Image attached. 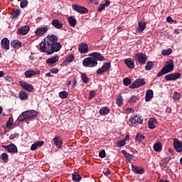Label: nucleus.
<instances>
[{"mask_svg":"<svg viewBox=\"0 0 182 182\" xmlns=\"http://www.w3.org/2000/svg\"><path fill=\"white\" fill-rule=\"evenodd\" d=\"M89 56L82 60V65L85 68H95L97 66V60L103 62L105 56L102 55L100 53L94 52L91 53Z\"/></svg>","mask_w":182,"mask_h":182,"instance_id":"f257e3e1","label":"nucleus"},{"mask_svg":"<svg viewBox=\"0 0 182 182\" xmlns=\"http://www.w3.org/2000/svg\"><path fill=\"white\" fill-rule=\"evenodd\" d=\"M62 48L60 43H53V44H48L46 46V43L41 42L40 44V49L41 52H44L48 55H52L54 52H59Z\"/></svg>","mask_w":182,"mask_h":182,"instance_id":"f03ea898","label":"nucleus"},{"mask_svg":"<svg viewBox=\"0 0 182 182\" xmlns=\"http://www.w3.org/2000/svg\"><path fill=\"white\" fill-rule=\"evenodd\" d=\"M174 70V61L171 59L166 62V65L161 70V71L157 74V77H161L163 75H166V73H170Z\"/></svg>","mask_w":182,"mask_h":182,"instance_id":"7ed1b4c3","label":"nucleus"},{"mask_svg":"<svg viewBox=\"0 0 182 182\" xmlns=\"http://www.w3.org/2000/svg\"><path fill=\"white\" fill-rule=\"evenodd\" d=\"M144 85H146L144 79L138 78L131 85H129V87L130 89H138V87H141V86Z\"/></svg>","mask_w":182,"mask_h":182,"instance_id":"20e7f679","label":"nucleus"},{"mask_svg":"<svg viewBox=\"0 0 182 182\" xmlns=\"http://www.w3.org/2000/svg\"><path fill=\"white\" fill-rule=\"evenodd\" d=\"M135 60L141 65H144L147 60V55L142 53H138L135 55Z\"/></svg>","mask_w":182,"mask_h":182,"instance_id":"39448f33","label":"nucleus"},{"mask_svg":"<svg viewBox=\"0 0 182 182\" xmlns=\"http://www.w3.org/2000/svg\"><path fill=\"white\" fill-rule=\"evenodd\" d=\"M110 68H112L110 63H104V65L102 66L101 68H99L97 70V74L102 75V73L109 72V70H110Z\"/></svg>","mask_w":182,"mask_h":182,"instance_id":"423d86ee","label":"nucleus"},{"mask_svg":"<svg viewBox=\"0 0 182 182\" xmlns=\"http://www.w3.org/2000/svg\"><path fill=\"white\" fill-rule=\"evenodd\" d=\"M19 83L21 87H23L24 90H26V92H28L29 93H32V92H33V90L35 89L32 85L27 83L26 82L20 81Z\"/></svg>","mask_w":182,"mask_h":182,"instance_id":"0eeeda50","label":"nucleus"},{"mask_svg":"<svg viewBox=\"0 0 182 182\" xmlns=\"http://www.w3.org/2000/svg\"><path fill=\"white\" fill-rule=\"evenodd\" d=\"M73 9L76 12H78V14H87L89 12V10H87V8L82 6H79L77 4H73L72 6Z\"/></svg>","mask_w":182,"mask_h":182,"instance_id":"6e6552de","label":"nucleus"},{"mask_svg":"<svg viewBox=\"0 0 182 182\" xmlns=\"http://www.w3.org/2000/svg\"><path fill=\"white\" fill-rule=\"evenodd\" d=\"M1 147L5 149L8 153H18V148L14 144H11L8 146L2 145Z\"/></svg>","mask_w":182,"mask_h":182,"instance_id":"1a4fd4ad","label":"nucleus"},{"mask_svg":"<svg viewBox=\"0 0 182 182\" xmlns=\"http://www.w3.org/2000/svg\"><path fill=\"white\" fill-rule=\"evenodd\" d=\"M180 77H181V74L180 73H174L166 75L165 76V80H167V82L170 80H177V79H180Z\"/></svg>","mask_w":182,"mask_h":182,"instance_id":"9d476101","label":"nucleus"},{"mask_svg":"<svg viewBox=\"0 0 182 182\" xmlns=\"http://www.w3.org/2000/svg\"><path fill=\"white\" fill-rule=\"evenodd\" d=\"M173 146H174L175 150L178 153L182 152V141H179L177 138H175L173 139Z\"/></svg>","mask_w":182,"mask_h":182,"instance_id":"9b49d317","label":"nucleus"},{"mask_svg":"<svg viewBox=\"0 0 182 182\" xmlns=\"http://www.w3.org/2000/svg\"><path fill=\"white\" fill-rule=\"evenodd\" d=\"M47 38H48V41L44 42L45 43H46V46H48L49 44L52 45L58 42V36H56L55 34H51L50 36H48Z\"/></svg>","mask_w":182,"mask_h":182,"instance_id":"f8f14e48","label":"nucleus"},{"mask_svg":"<svg viewBox=\"0 0 182 182\" xmlns=\"http://www.w3.org/2000/svg\"><path fill=\"white\" fill-rule=\"evenodd\" d=\"M129 122L132 124H136V123L141 124L143 123V119H141L140 115H134L130 118Z\"/></svg>","mask_w":182,"mask_h":182,"instance_id":"ddd939ff","label":"nucleus"},{"mask_svg":"<svg viewBox=\"0 0 182 182\" xmlns=\"http://www.w3.org/2000/svg\"><path fill=\"white\" fill-rule=\"evenodd\" d=\"M46 32H48V27H40L36 30L35 34L36 35V36L41 37L43 36V35H45Z\"/></svg>","mask_w":182,"mask_h":182,"instance_id":"4468645a","label":"nucleus"},{"mask_svg":"<svg viewBox=\"0 0 182 182\" xmlns=\"http://www.w3.org/2000/svg\"><path fill=\"white\" fill-rule=\"evenodd\" d=\"M78 50L80 53H87L89 52V46L85 43H81L78 46Z\"/></svg>","mask_w":182,"mask_h":182,"instance_id":"2eb2a0df","label":"nucleus"},{"mask_svg":"<svg viewBox=\"0 0 182 182\" xmlns=\"http://www.w3.org/2000/svg\"><path fill=\"white\" fill-rule=\"evenodd\" d=\"M146 29V22L143 20H139L138 22V28H136V31L139 33L143 32Z\"/></svg>","mask_w":182,"mask_h":182,"instance_id":"dca6fc26","label":"nucleus"},{"mask_svg":"<svg viewBox=\"0 0 182 182\" xmlns=\"http://www.w3.org/2000/svg\"><path fill=\"white\" fill-rule=\"evenodd\" d=\"M26 115L27 116V119H35V117H38V112L33 109L26 111Z\"/></svg>","mask_w":182,"mask_h":182,"instance_id":"f3484780","label":"nucleus"},{"mask_svg":"<svg viewBox=\"0 0 182 182\" xmlns=\"http://www.w3.org/2000/svg\"><path fill=\"white\" fill-rule=\"evenodd\" d=\"M124 63L129 69H134V59L127 58L124 60Z\"/></svg>","mask_w":182,"mask_h":182,"instance_id":"a211bd4d","label":"nucleus"},{"mask_svg":"<svg viewBox=\"0 0 182 182\" xmlns=\"http://www.w3.org/2000/svg\"><path fill=\"white\" fill-rule=\"evenodd\" d=\"M132 168L133 173H135V174H144V168H143L141 167L132 165Z\"/></svg>","mask_w":182,"mask_h":182,"instance_id":"6ab92c4d","label":"nucleus"},{"mask_svg":"<svg viewBox=\"0 0 182 182\" xmlns=\"http://www.w3.org/2000/svg\"><path fill=\"white\" fill-rule=\"evenodd\" d=\"M53 141L54 144H55L57 149H61L62 148V144H63V141L60 140V136H55L53 139Z\"/></svg>","mask_w":182,"mask_h":182,"instance_id":"aec40b11","label":"nucleus"},{"mask_svg":"<svg viewBox=\"0 0 182 182\" xmlns=\"http://www.w3.org/2000/svg\"><path fill=\"white\" fill-rule=\"evenodd\" d=\"M28 32H29V26H21L17 31V33H19L20 35H26Z\"/></svg>","mask_w":182,"mask_h":182,"instance_id":"412c9836","label":"nucleus"},{"mask_svg":"<svg viewBox=\"0 0 182 182\" xmlns=\"http://www.w3.org/2000/svg\"><path fill=\"white\" fill-rule=\"evenodd\" d=\"M1 46L3 49L8 50L9 49V40L7 38H4L1 40Z\"/></svg>","mask_w":182,"mask_h":182,"instance_id":"4be33fe9","label":"nucleus"},{"mask_svg":"<svg viewBox=\"0 0 182 182\" xmlns=\"http://www.w3.org/2000/svg\"><path fill=\"white\" fill-rule=\"evenodd\" d=\"M41 73L40 71H35L33 70H27L25 72L24 75L26 77H32V76H36V75H39Z\"/></svg>","mask_w":182,"mask_h":182,"instance_id":"5701e85b","label":"nucleus"},{"mask_svg":"<svg viewBox=\"0 0 182 182\" xmlns=\"http://www.w3.org/2000/svg\"><path fill=\"white\" fill-rule=\"evenodd\" d=\"M99 113L101 116H106V114H109L110 113V108L107 107H104L100 109Z\"/></svg>","mask_w":182,"mask_h":182,"instance_id":"b1692460","label":"nucleus"},{"mask_svg":"<svg viewBox=\"0 0 182 182\" xmlns=\"http://www.w3.org/2000/svg\"><path fill=\"white\" fill-rule=\"evenodd\" d=\"M43 144H45V142L43 141H38L37 142L31 145V150L33 151L36 150L37 147H41V146H43Z\"/></svg>","mask_w":182,"mask_h":182,"instance_id":"393cba45","label":"nucleus"},{"mask_svg":"<svg viewBox=\"0 0 182 182\" xmlns=\"http://www.w3.org/2000/svg\"><path fill=\"white\" fill-rule=\"evenodd\" d=\"M52 25L54 28H56V29H62V28H63V24L58 19L53 20L52 21Z\"/></svg>","mask_w":182,"mask_h":182,"instance_id":"a878e982","label":"nucleus"},{"mask_svg":"<svg viewBox=\"0 0 182 182\" xmlns=\"http://www.w3.org/2000/svg\"><path fill=\"white\" fill-rule=\"evenodd\" d=\"M154 92L151 90H148L146 93L145 100L146 102H150L153 99Z\"/></svg>","mask_w":182,"mask_h":182,"instance_id":"bb28decb","label":"nucleus"},{"mask_svg":"<svg viewBox=\"0 0 182 182\" xmlns=\"http://www.w3.org/2000/svg\"><path fill=\"white\" fill-rule=\"evenodd\" d=\"M59 61V57L58 56H54L50 58H48L46 60V63L48 65H53V63H56V62Z\"/></svg>","mask_w":182,"mask_h":182,"instance_id":"cd10ccee","label":"nucleus"},{"mask_svg":"<svg viewBox=\"0 0 182 182\" xmlns=\"http://www.w3.org/2000/svg\"><path fill=\"white\" fill-rule=\"evenodd\" d=\"M157 124V119L155 118H150L149 120V129H156V125Z\"/></svg>","mask_w":182,"mask_h":182,"instance_id":"c85d7f7f","label":"nucleus"},{"mask_svg":"<svg viewBox=\"0 0 182 182\" xmlns=\"http://www.w3.org/2000/svg\"><path fill=\"white\" fill-rule=\"evenodd\" d=\"M21 46H22V43L18 40L12 41L11 42V48H21Z\"/></svg>","mask_w":182,"mask_h":182,"instance_id":"c756f323","label":"nucleus"},{"mask_svg":"<svg viewBox=\"0 0 182 182\" xmlns=\"http://www.w3.org/2000/svg\"><path fill=\"white\" fill-rule=\"evenodd\" d=\"M18 97L21 100H27L28 99V93L25 91H20L18 94Z\"/></svg>","mask_w":182,"mask_h":182,"instance_id":"7c9ffc66","label":"nucleus"},{"mask_svg":"<svg viewBox=\"0 0 182 182\" xmlns=\"http://www.w3.org/2000/svg\"><path fill=\"white\" fill-rule=\"evenodd\" d=\"M144 139H146V136L142 135L141 133H137L135 137V140L136 141H138V143L141 142L142 141L144 140Z\"/></svg>","mask_w":182,"mask_h":182,"instance_id":"2f4dec72","label":"nucleus"},{"mask_svg":"<svg viewBox=\"0 0 182 182\" xmlns=\"http://www.w3.org/2000/svg\"><path fill=\"white\" fill-rule=\"evenodd\" d=\"M73 181L79 182L82 180V176L79 173H74L72 174Z\"/></svg>","mask_w":182,"mask_h":182,"instance_id":"473e14b6","label":"nucleus"},{"mask_svg":"<svg viewBox=\"0 0 182 182\" xmlns=\"http://www.w3.org/2000/svg\"><path fill=\"white\" fill-rule=\"evenodd\" d=\"M161 143L157 142L154 144V150L157 153H160V151H161Z\"/></svg>","mask_w":182,"mask_h":182,"instance_id":"72a5a7b5","label":"nucleus"},{"mask_svg":"<svg viewBox=\"0 0 182 182\" xmlns=\"http://www.w3.org/2000/svg\"><path fill=\"white\" fill-rule=\"evenodd\" d=\"M18 122H23V120H28V117L26 116V112H23L18 117Z\"/></svg>","mask_w":182,"mask_h":182,"instance_id":"f704fd0d","label":"nucleus"},{"mask_svg":"<svg viewBox=\"0 0 182 182\" xmlns=\"http://www.w3.org/2000/svg\"><path fill=\"white\" fill-rule=\"evenodd\" d=\"M81 80L83 83H89V77H87V75L85 73H81Z\"/></svg>","mask_w":182,"mask_h":182,"instance_id":"c9c22d12","label":"nucleus"},{"mask_svg":"<svg viewBox=\"0 0 182 182\" xmlns=\"http://www.w3.org/2000/svg\"><path fill=\"white\" fill-rule=\"evenodd\" d=\"M116 103L117 106H122L123 105V97L122 95H119L117 98L116 99Z\"/></svg>","mask_w":182,"mask_h":182,"instance_id":"e433bc0d","label":"nucleus"},{"mask_svg":"<svg viewBox=\"0 0 182 182\" xmlns=\"http://www.w3.org/2000/svg\"><path fill=\"white\" fill-rule=\"evenodd\" d=\"M68 22L70 26H76V23H77L76 18L70 16L68 18Z\"/></svg>","mask_w":182,"mask_h":182,"instance_id":"4c0bfd02","label":"nucleus"},{"mask_svg":"<svg viewBox=\"0 0 182 182\" xmlns=\"http://www.w3.org/2000/svg\"><path fill=\"white\" fill-rule=\"evenodd\" d=\"M21 15V10H14L13 13L11 14V18L12 19H15L18 18V16Z\"/></svg>","mask_w":182,"mask_h":182,"instance_id":"58836bf2","label":"nucleus"},{"mask_svg":"<svg viewBox=\"0 0 182 182\" xmlns=\"http://www.w3.org/2000/svg\"><path fill=\"white\" fill-rule=\"evenodd\" d=\"M153 66H154V63L151 61H149L145 66V70H151V69H153Z\"/></svg>","mask_w":182,"mask_h":182,"instance_id":"ea45409f","label":"nucleus"},{"mask_svg":"<svg viewBox=\"0 0 182 182\" xmlns=\"http://www.w3.org/2000/svg\"><path fill=\"white\" fill-rule=\"evenodd\" d=\"M161 53L164 56H168V55H171V53H173V50H171V48L163 50Z\"/></svg>","mask_w":182,"mask_h":182,"instance_id":"a19ab883","label":"nucleus"},{"mask_svg":"<svg viewBox=\"0 0 182 182\" xmlns=\"http://www.w3.org/2000/svg\"><path fill=\"white\" fill-rule=\"evenodd\" d=\"M68 96H69V93L66 91L59 92V97H60V99H67Z\"/></svg>","mask_w":182,"mask_h":182,"instance_id":"79ce46f5","label":"nucleus"},{"mask_svg":"<svg viewBox=\"0 0 182 182\" xmlns=\"http://www.w3.org/2000/svg\"><path fill=\"white\" fill-rule=\"evenodd\" d=\"M181 99V94L180 92H175L173 93V100L174 101L180 100Z\"/></svg>","mask_w":182,"mask_h":182,"instance_id":"37998d69","label":"nucleus"},{"mask_svg":"<svg viewBox=\"0 0 182 182\" xmlns=\"http://www.w3.org/2000/svg\"><path fill=\"white\" fill-rule=\"evenodd\" d=\"M1 160H3V161H4V163H8L9 156H8V154L3 153V154H1Z\"/></svg>","mask_w":182,"mask_h":182,"instance_id":"c03bdc74","label":"nucleus"},{"mask_svg":"<svg viewBox=\"0 0 182 182\" xmlns=\"http://www.w3.org/2000/svg\"><path fill=\"white\" fill-rule=\"evenodd\" d=\"M123 83H124V86H129V85H130L132 83V80L129 77H125L123 80Z\"/></svg>","mask_w":182,"mask_h":182,"instance_id":"a18cd8bd","label":"nucleus"},{"mask_svg":"<svg viewBox=\"0 0 182 182\" xmlns=\"http://www.w3.org/2000/svg\"><path fill=\"white\" fill-rule=\"evenodd\" d=\"M126 145V141L124 139L119 141L117 144V147H123V146Z\"/></svg>","mask_w":182,"mask_h":182,"instance_id":"49530a36","label":"nucleus"},{"mask_svg":"<svg viewBox=\"0 0 182 182\" xmlns=\"http://www.w3.org/2000/svg\"><path fill=\"white\" fill-rule=\"evenodd\" d=\"M19 137V134H11L9 136L10 140H15Z\"/></svg>","mask_w":182,"mask_h":182,"instance_id":"de8ad7c7","label":"nucleus"},{"mask_svg":"<svg viewBox=\"0 0 182 182\" xmlns=\"http://www.w3.org/2000/svg\"><path fill=\"white\" fill-rule=\"evenodd\" d=\"M137 101V96L136 95H132L129 100V103H136Z\"/></svg>","mask_w":182,"mask_h":182,"instance_id":"09e8293b","label":"nucleus"},{"mask_svg":"<svg viewBox=\"0 0 182 182\" xmlns=\"http://www.w3.org/2000/svg\"><path fill=\"white\" fill-rule=\"evenodd\" d=\"M75 59V55L70 54L66 58L67 62H73Z\"/></svg>","mask_w":182,"mask_h":182,"instance_id":"8fccbe9b","label":"nucleus"},{"mask_svg":"<svg viewBox=\"0 0 182 182\" xmlns=\"http://www.w3.org/2000/svg\"><path fill=\"white\" fill-rule=\"evenodd\" d=\"M13 123H14V119L12 118H9L6 124V127H11Z\"/></svg>","mask_w":182,"mask_h":182,"instance_id":"3c124183","label":"nucleus"},{"mask_svg":"<svg viewBox=\"0 0 182 182\" xmlns=\"http://www.w3.org/2000/svg\"><path fill=\"white\" fill-rule=\"evenodd\" d=\"M27 5H28V0H23L20 4L21 8H25V6H26Z\"/></svg>","mask_w":182,"mask_h":182,"instance_id":"603ef678","label":"nucleus"},{"mask_svg":"<svg viewBox=\"0 0 182 182\" xmlns=\"http://www.w3.org/2000/svg\"><path fill=\"white\" fill-rule=\"evenodd\" d=\"M99 156L101 158V159H105V157H106V152L105 151V150H102L100 152L99 154Z\"/></svg>","mask_w":182,"mask_h":182,"instance_id":"864d4df0","label":"nucleus"},{"mask_svg":"<svg viewBox=\"0 0 182 182\" xmlns=\"http://www.w3.org/2000/svg\"><path fill=\"white\" fill-rule=\"evenodd\" d=\"M105 4H100L98 6V12H102V11H103V9H105Z\"/></svg>","mask_w":182,"mask_h":182,"instance_id":"5fc2aeb1","label":"nucleus"},{"mask_svg":"<svg viewBox=\"0 0 182 182\" xmlns=\"http://www.w3.org/2000/svg\"><path fill=\"white\" fill-rule=\"evenodd\" d=\"M95 96H96V92H95V91H91V92H90L89 99H90V100H92V99H93V97H94Z\"/></svg>","mask_w":182,"mask_h":182,"instance_id":"6e6d98bb","label":"nucleus"},{"mask_svg":"<svg viewBox=\"0 0 182 182\" xmlns=\"http://www.w3.org/2000/svg\"><path fill=\"white\" fill-rule=\"evenodd\" d=\"M121 153L124 156V157L127 158V156H129L130 154L127 153L125 150H122Z\"/></svg>","mask_w":182,"mask_h":182,"instance_id":"4d7b16f0","label":"nucleus"},{"mask_svg":"<svg viewBox=\"0 0 182 182\" xmlns=\"http://www.w3.org/2000/svg\"><path fill=\"white\" fill-rule=\"evenodd\" d=\"M105 176H110V171L107 168L106 171H103Z\"/></svg>","mask_w":182,"mask_h":182,"instance_id":"13d9d810","label":"nucleus"},{"mask_svg":"<svg viewBox=\"0 0 182 182\" xmlns=\"http://www.w3.org/2000/svg\"><path fill=\"white\" fill-rule=\"evenodd\" d=\"M126 159L128 160V161H130V160H133V155L129 154Z\"/></svg>","mask_w":182,"mask_h":182,"instance_id":"bf43d9fd","label":"nucleus"},{"mask_svg":"<svg viewBox=\"0 0 182 182\" xmlns=\"http://www.w3.org/2000/svg\"><path fill=\"white\" fill-rule=\"evenodd\" d=\"M133 112H134V109H133V108H127L126 109V113H133Z\"/></svg>","mask_w":182,"mask_h":182,"instance_id":"052dcab7","label":"nucleus"},{"mask_svg":"<svg viewBox=\"0 0 182 182\" xmlns=\"http://www.w3.org/2000/svg\"><path fill=\"white\" fill-rule=\"evenodd\" d=\"M166 21H167V22H174V21L173 20V18H171V17H170V16H168L167 18H166Z\"/></svg>","mask_w":182,"mask_h":182,"instance_id":"680f3d73","label":"nucleus"},{"mask_svg":"<svg viewBox=\"0 0 182 182\" xmlns=\"http://www.w3.org/2000/svg\"><path fill=\"white\" fill-rule=\"evenodd\" d=\"M51 72L52 73H58L59 70L58 68H53Z\"/></svg>","mask_w":182,"mask_h":182,"instance_id":"e2e57ef3","label":"nucleus"},{"mask_svg":"<svg viewBox=\"0 0 182 182\" xmlns=\"http://www.w3.org/2000/svg\"><path fill=\"white\" fill-rule=\"evenodd\" d=\"M104 6L106 7V6H109V5H110V1H107L105 4H103Z\"/></svg>","mask_w":182,"mask_h":182,"instance_id":"0e129e2a","label":"nucleus"},{"mask_svg":"<svg viewBox=\"0 0 182 182\" xmlns=\"http://www.w3.org/2000/svg\"><path fill=\"white\" fill-rule=\"evenodd\" d=\"M124 140V141H126V140H130V135L127 134L125 136V139Z\"/></svg>","mask_w":182,"mask_h":182,"instance_id":"69168bd1","label":"nucleus"},{"mask_svg":"<svg viewBox=\"0 0 182 182\" xmlns=\"http://www.w3.org/2000/svg\"><path fill=\"white\" fill-rule=\"evenodd\" d=\"M174 33H175V35H178V33H180V30L176 29V30L174 31Z\"/></svg>","mask_w":182,"mask_h":182,"instance_id":"338daca9","label":"nucleus"},{"mask_svg":"<svg viewBox=\"0 0 182 182\" xmlns=\"http://www.w3.org/2000/svg\"><path fill=\"white\" fill-rule=\"evenodd\" d=\"M5 73H4V71H0V77H4Z\"/></svg>","mask_w":182,"mask_h":182,"instance_id":"774afa93","label":"nucleus"}]
</instances>
